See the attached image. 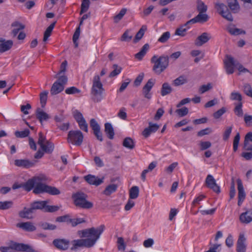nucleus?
I'll return each mask as SVG.
<instances>
[{
	"instance_id": "32",
	"label": "nucleus",
	"mask_w": 252,
	"mask_h": 252,
	"mask_svg": "<svg viewBox=\"0 0 252 252\" xmlns=\"http://www.w3.org/2000/svg\"><path fill=\"white\" fill-rule=\"evenodd\" d=\"M118 188V186L116 184H111L107 186L103 190V194L109 196L112 193L115 192Z\"/></svg>"
},
{
	"instance_id": "47",
	"label": "nucleus",
	"mask_w": 252,
	"mask_h": 252,
	"mask_svg": "<svg viewBox=\"0 0 252 252\" xmlns=\"http://www.w3.org/2000/svg\"><path fill=\"white\" fill-rule=\"evenodd\" d=\"M13 202L11 201H0V210H7L12 207Z\"/></svg>"
},
{
	"instance_id": "4",
	"label": "nucleus",
	"mask_w": 252,
	"mask_h": 252,
	"mask_svg": "<svg viewBox=\"0 0 252 252\" xmlns=\"http://www.w3.org/2000/svg\"><path fill=\"white\" fill-rule=\"evenodd\" d=\"M0 251L1 252H16V251L34 252V251L30 246L17 243H12L9 247H0Z\"/></svg>"
},
{
	"instance_id": "13",
	"label": "nucleus",
	"mask_w": 252,
	"mask_h": 252,
	"mask_svg": "<svg viewBox=\"0 0 252 252\" xmlns=\"http://www.w3.org/2000/svg\"><path fill=\"white\" fill-rule=\"evenodd\" d=\"M227 59L224 61V66L226 71L227 74H231L234 72V67L237 65V63H235L234 59L230 56L227 55L226 56Z\"/></svg>"
},
{
	"instance_id": "10",
	"label": "nucleus",
	"mask_w": 252,
	"mask_h": 252,
	"mask_svg": "<svg viewBox=\"0 0 252 252\" xmlns=\"http://www.w3.org/2000/svg\"><path fill=\"white\" fill-rule=\"evenodd\" d=\"M215 7L218 13L224 18L229 21H232L233 17L227 6L222 3L216 2Z\"/></svg>"
},
{
	"instance_id": "52",
	"label": "nucleus",
	"mask_w": 252,
	"mask_h": 252,
	"mask_svg": "<svg viewBox=\"0 0 252 252\" xmlns=\"http://www.w3.org/2000/svg\"><path fill=\"white\" fill-rule=\"evenodd\" d=\"M170 33L169 32H166L162 33L161 36L158 39V41L160 43H165L169 39Z\"/></svg>"
},
{
	"instance_id": "45",
	"label": "nucleus",
	"mask_w": 252,
	"mask_h": 252,
	"mask_svg": "<svg viewBox=\"0 0 252 252\" xmlns=\"http://www.w3.org/2000/svg\"><path fill=\"white\" fill-rule=\"evenodd\" d=\"M46 193L52 195H56L60 194L61 191L57 188L48 185Z\"/></svg>"
},
{
	"instance_id": "38",
	"label": "nucleus",
	"mask_w": 252,
	"mask_h": 252,
	"mask_svg": "<svg viewBox=\"0 0 252 252\" xmlns=\"http://www.w3.org/2000/svg\"><path fill=\"white\" fill-rule=\"evenodd\" d=\"M234 105H235L234 109L235 114L239 117H242L243 115L242 102L235 103Z\"/></svg>"
},
{
	"instance_id": "36",
	"label": "nucleus",
	"mask_w": 252,
	"mask_h": 252,
	"mask_svg": "<svg viewBox=\"0 0 252 252\" xmlns=\"http://www.w3.org/2000/svg\"><path fill=\"white\" fill-rule=\"evenodd\" d=\"M227 31L231 35H237L241 34H244L246 33L245 31L242 30L240 29L231 27H228Z\"/></svg>"
},
{
	"instance_id": "40",
	"label": "nucleus",
	"mask_w": 252,
	"mask_h": 252,
	"mask_svg": "<svg viewBox=\"0 0 252 252\" xmlns=\"http://www.w3.org/2000/svg\"><path fill=\"white\" fill-rule=\"evenodd\" d=\"M72 247L71 250L74 251L80 247H83V239L74 240L71 242Z\"/></svg>"
},
{
	"instance_id": "5",
	"label": "nucleus",
	"mask_w": 252,
	"mask_h": 252,
	"mask_svg": "<svg viewBox=\"0 0 252 252\" xmlns=\"http://www.w3.org/2000/svg\"><path fill=\"white\" fill-rule=\"evenodd\" d=\"M87 195L83 192H77L73 194L74 204L79 207L84 209H90L93 207V204L86 200Z\"/></svg>"
},
{
	"instance_id": "51",
	"label": "nucleus",
	"mask_w": 252,
	"mask_h": 252,
	"mask_svg": "<svg viewBox=\"0 0 252 252\" xmlns=\"http://www.w3.org/2000/svg\"><path fill=\"white\" fill-rule=\"evenodd\" d=\"M230 98L232 100H237L238 102H242V96L240 93L233 92L231 93Z\"/></svg>"
},
{
	"instance_id": "33",
	"label": "nucleus",
	"mask_w": 252,
	"mask_h": 252,
	"mask_svg": "<svg viewBox=\"0 0 252 252\" xmlns=\"http://www.w3.org/2000/svg\"><path fill=\"white\" fill-rule=\"evenodd\" d=\"M172 91V88L167 83H164L161 89V94L162 96H165L171 93Z\"/></svg>"
},
{
	"instance_id": "17",
	"label": "nucleus",
	"mask_w": 252,
	"mask_h": 252,
	"mask_svg": "<svg viewBox=\"0 0 252 252\" xmlns=\"http://www.w3.org/2000/svg\"><path fill=\"white\" fill-rule=\"evenodd\" d=\"M238 190V205L240 206L242 202L244 200L246 196V194L244 189V187L240 179H238L237 180Z\"/></svg>"
},
{
	"instance_id": "7",
	"label": "nucleus",
	"mask_w": 252,
	"mask_h": 252,
	"mask_svg": "<svg viewBox=\"0 0 252 252\" xmlns=\"http://www.w3.org/2000/svg\"><path fill=\"white\" fill-rule=\"evenodd\" d=\"M84 136L82 132L79 130H70L68 132L67 141L76 146H80L83 141Z\"/></svg>"
},
{
	"instance_id": "11",
	"label": "nucleus",
	"mask_w": 252,
	"mask_h": 252,
	"mask_svg": "<svg viewBox=\"0 0 252 252\" xmlns=\"http://www.w3.org/2000/svg\"><path fill=\"white\" fill-rule=\"evenodd\" d=\"M205 183L207 187L208 188L212 189L215 192L217 193V194H219L220 192V187L217 184L216 180L212 175H207L205 180Z\"/></svg>"
},
{
	"instance_id": "20",
	"label": "nucleus",
	"mask_w": 252,
	"mask_h": 252,
	"mask_svg": "<svg viewBox=\"0 0 252 252\" xmlns=\"http://www.w3.org/2000/svg\"><path fill=\"white\" fill-rule=\"evenodd\" d=\"M17 227L20 228L26 231H33L36 229V227L31 221H26L16 224Z\"/></svg>"
},
{
	"instance_id": "56",
	"label": "nucleus",
	"mask_w": 252,
	"mask_h": 252,
	"mask_svg": "<svg viewBox=\"0 0 252 252\" xmlns=\"http://www.w3.org/2000/svg\"><path fill=\"white\" fill-rule=\"evenodd\" d=\"M243 88V91L245 94L247 95L252 97V88L251 86L249 84H245Z\"/></svg>"
},
{
	"instance_id": "3",
	"label": "nucleus",
	"mask_w": 252,
	"mask_h": 252,
	"mask_svg": "<svg viewBox=\"0 0 252 252\" xmlns=\"http://www.w3.org/2000/svg\"><path fill=\"white\" fill-rule=\"evenodd\" d=\"M104 90L100 82V77L98 75L94 76L93 81V86L91 90L92 99L95 102H99L103 98L102 94Z\"/></svg>"
},
{
	"instance_id": "61",
	"label": "nucleus",
	"mask_w": 252,
	"mask_h": 252,
	"mask_svg": "<svg viewBox=\"0 0 252 252\" xmlns=\"http://www.w3.org/2000/svg\"><path fill=\"white\" fill-rule=\"evenodd\" d=\"M232 126H227L226 127L223 134V139L226 141L228 139L230 135L232 132Z\"/></svg>"
},
{
	"instance_id": "53",
	"label": "nucleus",
	"mask_w": 252,
	"mask_h": 252,
	"mask_svg": "<svg viewBox=\"0 0 252 252\" xmlns=\"http://www.w3.org/2000/svg\"><path fill=\"white\" fill-rule=\"evenodd\" d=\"M114 70L110 73L109 76L110 77H113L120 74L121 72L122 68L119 67L117 64H114L113 65Z\"/></svg>"
},
{
	"instance_id": "30",
	"label": "nucleus",
	"mask_w": 252,
	"mask_h": 252,
	"mask_svg": "<svg viewBox=\"0 0 252 252\" xmlns=\"http://www.w3.org/2000/svg\"><path fill=\"white\" fill-rule=\"evenodd\" d=\"M99 238V236L97 235L95 238L83 239V247H92Z\"/></svg>"
},
{
	"instance_id": "50",
	"label": "nucleus",
	"mask_w": 252,
	"mask_h": 252,
	"mask_svg": "<svg viewBox=\"0 0 252 252\" xmlns=\"http://www.w3.org/2000/svg\"><path fill=\"white\" fill-rule=\"evenodd\" d=\"M90 5V0H83L81 6V11L80 12V14H82L83 13L86 12L89 9Z\"/></svg>"
},
{
	"instance_id": "24",
	"label": "nucleus",
	"mask_w": 252,
	"mask_h": 252,
	"mask_svg": "<svg viewBox=\"0 0 252 252\" xmlns=\"http://www.w3.org/2000/svg\"><path fill=\"white\" fill-rule=\"evenodd\" d=\"M85 180L90 184L98 186L103 183V179H99L94 176L88 175L84 177Z\"/></svg>"
},
{
	"instance_id": "23",
	"label": "nucleus",
	"mask_w": 252,
	"mask_h": 252,
	"mask_svg": "<svg viewBox=\"0 0 252 252\" xmlns=\"http://www.w3.org/2000/svg\"><path fill=\"white\" fill-rule=\"evenodd\" d=\"M154 85V83L152 81V79H149L143 88V94L144 96L150 99L151 98V94L149 93L150 91L152 89V87Z\"/></svg>"
},
{
	"instance_id": "21",
	"label": "nucleus",
	"mask_w": 252,
	"mask_h": 252,
	"mask_svg": "<svg viewBox=\"0 0 252 252\" xmlns=\"http://www.w3.org/2000/svg\"><path fill=\"white\" fill-rule=\"evenodd\" d=\"M211 37L207 32H203L200 36H198L195 40V44L197 46H201L203 44L207 42Z\"/></svg>"
},
{
	"instance_id": "55",
	"label": "nucleus",
	"mask_w": 252,
	"mask_h": 252,
	"mask_svg": "<svg viewBox=\"0 0 252 252\" xmlns=\"http://www.w3.org/2000/svg\"><path fill=\"white\" fill-rule=\"evenodd\" d=\"M77 123L78 124L79 126L81 129L87 132L88 131V125L85 119H82L81 121H79Z\"/></svg>"
},
{
	"instance_id": "27",
	"label": "nucleus",
	"mask_w": 252,
	"mask_h": 252,
	"mask_svg": "<svg viewBox=\"0 0 252 252\" xmlns=\"http://www.w3.org/2000/svg\"><path fill=\"white\" fill-rule=\"evenodd\" d=\"M149 48L150 46L148 43L145 44L141 49L140 51L135 55V58L138 60H141L149 50Z\"/></svg>"
},
{
	"instance_id": "58",
	"label": "nucleus",
	"mask_w": 252,
	"mask_h": 252,
	"mask_svg": "<svg viewBox=\"0 0 252 252\" xmlns=\"http://www.w3.org/2000/svg\"><path fill=\"white\" fill-rule=\"evenodd\" d=\"M81 91L75 87H71L67 88L65 90V93L67 94H73L77 93H80Z\"/></svg>"
},
{
	"instance_id": "62",
	"label": "nucleus",
	"mask_w": 252,
	"mask_h": 252,
	"mask_svg": "<svg viewBox=\"0 0 252 252\" xmlns=\"http://www.w3.org/2000/svg\"><path fill=\"white\" fill-rule=\"evenodd\" d=\"M176 113H177L180 117H184L188 114L189 109L187 107H184L181 109H177Z\"/></svg>"
},
{
	"instance_id": "37",
	"label": "nucleus",
	"mask_w": 252,
	"mask_h": 252,
	"mask_svg": "<svg viewBox=\"0 0 252 252\" xmlns=\"http://www.w3.org/2000/svg\"><path fill=\"white\" fill-rule=\"evenodd\" d=\"M56 24V22L52 23L46 30L44 33L43 41L45 42L50 36L51 32Z\"/></svg>"
},
{
	"instance_id": "41",
	"label": "nucleus",
	"mask_w": 252,
	"mask_h": 252,
	"mask_svg": "<svg viewBox=\"0 0 252 252\" xmlns=\"http://www.w3.org/2000/svg\"><path fill=\"white\" fill-rule=\"evenodd\" d=\"M240 220H252V210L242 213L240 216Z\"/></svg>"
},
{
	"instance_id": "29",
	"label": "nucleus",
	"mask_w": 252,
	"mask_h": 252,
	"mask_svg": "<svg viewBox=\"0 0 252 252\" xmlns=\"http://www.w3.org/2000/svg\"><path fill=\"white\" fill-rule=\"evenodd\" d=\"M147 30V27L146 25H143L139 31L137 32L135 35V38L133 39V42L136 43L138 42L143 36L145 32Z\"/></svg>"
},
{
	"instance_id": "8",
	"label": "nucleus",
	"mask_w": 252,
	"mask_h": 252,
	"mask_svg": "<svg viewBox=\"0 0 252 252\" xmlns=\"http://www.w3.org/2000/svg\"><path fill=\"white\" fill-rule=\"evenodd\" d=\"M48 202L47 200L34 201L31 204V206L34 212L37 209H43L45 212H54L59 209V207L57 206L47 205Z\"/></svg>"
},
{
	"instance_id": "6",
	"label": "nucleus",
	"mask_w": 252,
	"mask_h": 252,
	"mask_svg": "<svg viewBox=\"0 0 252 252\" xmlns=\"http://www.w3.org/2000/svg\"><path fill=\"white\" fill-rule=\"evenodd\" d=\"M104 225H101L97 228L92 227L89 229H85L82 230H79L77 232L81 238L93 237L95 238L97 235L100 237L101 234L104 229Z\"/></svg>"
},
{
	"instance_id": "16",
	"label": "nucleus",
	"mask_w": 252,
	"mask_h": 252,
	"mask_svg": "<svg viewBox=\"0 0 252 252\" xmlns=\"http://www.w3.org/2000/svg\"><path fill=\"white\" fill-rule=\"evenodd\" d=\"M159 127V126L158 124L149 122V126L144 129L142 132V134L145 137L147 138L149 137L152 133H154L157 131Z\"/></svg>"
},
{
	"instance_id": "12",
	"label": "nucleus",
	"mask_w": 252,
	"mask_h": 252,
	"mask_svg": "<svg viewBox=\"0 0 252 252\" xmlns=\"http://www.w3.org/2000/svg\"><path fill=\"white\" fill-rule=\"evenodd\" d=\"M53 244L56 249L65 251L69 248V241L65 239H55L53 241Z\"/></svg>"
},
{
	"instance_id": "43",
	"label": "nucleus",
	"mask_w": 252,
	"mask_h": 252,
	"mask_svg": "<svg viewBox=\"0 0 252 252\" xmlns=\"http://www.w3.org/2000/svg\"><path fill=\"white\" fill-rule=\"evenodd\" d=\"M117 244L119 251H125L126 248V244L125 243L124 239L123 237H120L118 238Z\"/></svg>"
},
{
	"instance_id": "60",
	"label": "nucleus",
	"mask_w": 252,
	"mask_h": 252,
	"mask_svg": "<svg viewBox=\"0 0 252 252\" xmlns=\"http://www.w3.org/2000/svg\"><path fill=\"white\" fill-rule=\"evenodd\" d=\"M186 79L183 76H181L174 80L175 86H178L183 85L187 82Z\"/></svg>"
},
{
	"instance_id": "34",
	"label": "nucleus",
	"mask_w": 252,
	"mask_h": 252,
	"mask_svg": "<svg viewBox=\"0 0 252 252\" xmlns=\"http://www.w3.org/2000/svg\"><path fill=\"white\" fill-rule=\"evenodd\" d=\"M123 145L129 149H133L135 146L133 140L130 137H126L124 139Z\"/></svg>"
},
{
	"instance_id": "42",
	"label": "nucleus",
	"mask_w": 252,
	"mask_h": 252,
	"mask_svg": "<svg viewBox=\"0 0 252 252\" xmlns=\"http://www.w3.org/2000/svg\"><path fill=\"white\" fill-rule=\"evenodd\" d=\"M197 23H203L208 21V16L204 13H199V14L194 17Z\"/></svg>"
},
{
	"instance_id": "14",
	"label": "nucleus",
	"mask_w": 252,
	"mask_h": 252,
	"mask_svg": "<svg viewBox=\"0 0 252 252\" xmlns=\"http://www.w3.org/2000/svg\"><path fill=\"white\" fill-rule=\"evenodd\" d=\"M246 238L244 233H242L239 234L238 239L236 244L237 252H246Z\"/></svg>"
},
{
	"instance_id": "63",
	"label": "nucleus",
	"mask_w": 252,
	"mask_h": 252,
	"mask_svg": "<svg viewBox=\"0 0 252 252\" xmlns=\"http://www.w3.org/2000/svg\"><path fill=\"white\" fill-rule=\"evenodd\" d=\"M212 88V86L211 83H208L207 85H203L200 86L199 89V92L200 94H204L207 91L210 90Z\"/></svg>"
},
{
	"instance_id": "15",
	"label": "nucleus",
	"mask_w": 252,
	"mask_h": 252,
	"mask_svg": "<svg viewBox=\"0 0 252 252\" xmlns=\"http://www.w3.org/2000/svg\"><path fill=\"white\" fill-rule=\"evenodd\" d=\"M13 44L12 40H6L0 37V53H3L9 50L12 48Z\"/></svg>"
},
{
	"instance_id": "31",
	"label": "nucleus",
	"mask_w": 252,
	"mask_h": 252,
	"mask_svg": "<svg viewBox=\"0 0 252 252\" xmlns=\"http://www.w3.org/2000/svg\"><path fill=\"white\" fill-rule=\"evenodd\" d=\"M105 132L110 139H113L114 135V128L110 123H107L105 124Z\"/></svg>"
},
{
	"instance_id": "2",
	"label": "nucleus",
	"mask_w": 252,
	"mask_h": 252,
	"mask_svg": "<svg viewBox=\"0 0 252 252\" xmlns=\"http://www.w3.org/2000/svg\"><path fill=\"white\" fill-rule=\"evenodd\" d=\"M151 63H154L153 70L157 74H160L168 66L169 57L167 56H161L158 57L157 55H154L151 58Z\"/></svg>"
},
{
	"instance_id": "49",
	"label": "nucleus",
	"mask_w": 252,
	"mask_h": 252,
	"mask_svg": "<svg viewBox=\"0 0 252 252\" xmlns=\"http://www.w3.org/2000/svg\"><path fill=\"white\" fill-rule=\"evenodd\" d=\"M30 133L29 129H26L23 131H16L15 132V135L18 138H25L29 136Z\"/></svg>"
},
{
	"instance_id": "57",
	"label": "nucleus",
	"mask_w": 252,
	"mask_h": 252,
	"mask_svg": "<svg viewBox=\"0 0 252 252\" xmlns=\"http://www.w3.org/2000/svg\"><path fill=\"white\" fill-rule=\"evenodd\" d=\"M132 38V35L129 34V30H127L121 36L122 41H129Z\"/></svg>"
},
{
	"instance_id": "18",
	"label": "nucleus",
	"mask_w": 252,
	"mask_h": 252,
	"mask_svg": "<svg viewBox=\"0 0 252 252\" xmlns=\"http://www.w3.org/2000/svg\"><path fill=\"white\" fill-rule=\"evenodd\" d=\"M14 164L18 167L29 168L33 166L34 162L27 159H16L14 161Z\"/></svg>"
},
{
	"instance_id": "19",
	"label": "nucleus",
	"mask_w": 252,
	"mask_h": 252,
	"mask_svg": "<svg viewBox=\"0 0 252 252\" xmlns=\"http://www.w3.org/2000/svg\"><path fill=\"white\" fill-rule=\"evenodd\" d=\"M35 115L36 118L39 120L41 124H42L43 121H47L51 117L49 115L40 108H37L36 109Z\"/></svg>"
},
{
	"instance_id": "1",
	"label": "nucleus",
	"mask_w": 252,
	"mask_h": 252,
	"mask_svg": "<svg viewBox=\"0 0 252 252\" xmlns=\"http://www.w3.org/2000/svg\"><path fill=\"white\" fill-rule=\"evenodd\" d=\"M47 178L43 175L35 176L26 182V190L30 191L32 189L33 192L35 194L46 193L48 185L46 184Z\"/></svg>"
},
{
	"instance_id": "44",
	"label": "nucleus",
	"mask_w": 252,
	"mask_h": 252,
	"mask_svg": "<svg viewBox=\"0 0 252 252\" xmlns=\"http://www.w3.org/2000/svg\"><path fill=\"white\" fill-rule=\"evenodd\" d=\"M48 94V92L47 91H44L40 94V101L42 108L44 107L46 103Z\"/></svg>"
},
{
	"instance_id": "54",
	"label": "nucleus",
	"mask_w": 252,
	"mask_h": 252,
	"mask_svg": "<svg viewBox=\"0 0 252 252\" xmlns=\"http://www.w3.org/2000/svg\"><path fill=\"white\" fill-rule=\"evenodd\" d=\"M197 9L199 12L205 13L207 10V6L203 2L199 1L197 3Z\"/></svg>"
},
{
	"instance_id": "9",
	"label": "nucleus",
	"mask_w": 252,
	"mask_h": 252,
	"mask_svg": "<svg viewBox=\"0 0 252 252\" xmlns=\"http://www.w3.org/2000/svg\"><path fill=\"white\" fill-rule=\"evenodd\" d=\"M37 143L42 151L46 153L51 154L54 150V144L46 140V138L41 132L39 133Z\"/></svg>"
},
{
	"instance_id": "22",
	"label": "nucleus",
	"mask_w": 252,
	"mask_h": 252,
	"mask_svg": "<svg viewBox=\"0 0 252 252\" xmlns=\"http://www.w3.org/2000/svg\"><path fill=\"white\" fill-rule=\"evenodd\" d=\"M35 212L31 205L30 208H24V209L19 213V216L23 218L31 219L33 218V215Z\"/></svg>"
},
{
	"instance_id": "59",
	"label": "nucleus",
	"mask_w": 252,
	"mask_h": 252,
	"mask_svg": "<svg viewBox=\"0 0 252 252\" xmlns=\"http://www.w3.org/2000/svg\"><path fill=\"white\" fill-rule=\"evenodd\" d=\"M41 227L45 230H52L56 228V226L54 224L49 223L47 222H44L40 225Z\"/></svg>"
},
{
	"instance_id": "39",
	"label": "nucleus",
	"mask_w": 252,
	"mask_h": 252,
	"mask_svg": "<svg viewBox=\"0 0 252 252\" xmlns=\"http://www.w3.org/2000/svg\"><path fill=\"white\" fill-rule=\"evenodd\" d=\"M85 218H72L69 214L59 217L57 218L56 220H85Z\"/></svg>"
},
{
	"instance_id": "28",
	"label": "nucleus",
	"mask_w": 252,
	"mask_h": 252,
	"mask_svg": "<svg viewBox=\"0 0 252 252\" xmlns=\"http://www.w3.org/2000/svg\"><path fill=\"white\" fill-rule=\"evenodd\" d=\"M11 26L13 27L12 34L14 36H15L21 30L25 28V26L18 22L13 23Z\"/></svg>"
},
{
	"instance_id": "48",
	"label": "nucleus",
	"mask_w": 252,
	"mask_h": 252,
	"mask_svg": "<svg viewBox=\"0 0 252 252\" xmlns=\"http://www.w3.org/2000/svg\"><path fill=\"white\" fill-rule=\"evenodd\" d=\"M127 9L125 8H122L120 12L114 16V20L115 23L119 22L126 14Z\"/></svg>"
},
{
	"instance_id": "25",
	"label": "nucleus",
	"mask_w": 252,
	"mask_h": 252,
	"mask_svg": "<svg viewBox=\"0 0 252 252\" xmlns=\"http://www.w3.org/2000/svg\"><path fill=\"white\" fill-rule=\"evenodd\" d=\"M64 87L60 84V83L55 82L53 84L50 90V93L52 95H55L62 92L64 89Z\"/></svg>"
},
{
	"instance_id": "46",
	"label": "nucleus",
	"mask_w": 252,
	"mask_h": 252,
	"mask_svg": "<svg viewBox=\"0 0 252 252\" xmlns=\"http://www.w3.org/2000/svg\"><path fill=\"white\" fill-rule=\"evenodd\" d=\"M185 26L184 25L180 27L176 30L175 34L177 35H179L181 36H184L186 35V32L188 29L189 28V27H188L187 28H185Z\"/></svg>"
},
{
	"instance_id": "35",
	"label": "nucleus",
	"mask_w": 252,
	"mask_h": 252,
	"mask_svg": "<svg viewBox=\"0 0 252 252\" xmlns=\"http://www.w3.org/2000/svg\"><path fill=\"white\" fill-rule=\"evenodd\" d=\"M139 189L137 186H133L129 190V198L132 199H136L139 195Z\"/></svg>"
},
{
	"instance_id": "26",
	"label": "nucleus",
	"mask_w": 252,
	"mask_h": 252,
	"mask_svg": "<svg viewBox=\"0 0 252 252\" xmlns=\"http://www.w3.org/2000/svg\"><path fill=\"white\" fill-rule=\"evenodd\" d=\"M227 2L228 7L233 13L239 12L240 6L237 0H227Z\"/></svg>"
},
{
	"instance_id": "64",
	"label": "nucleus",
	"mask_w": 252,
	"mask_h": 252,
	"mask_svg": "<svg viewBox=\"0 0 252 252\" xmlns=\"http://www.w3.org/2000/svg\"><path fill=\"white\" fill-rule=\"evenodd\" d=\"M244 120L247 126H252V115L245 114Z\"/></svg>"
}]
</instances>
